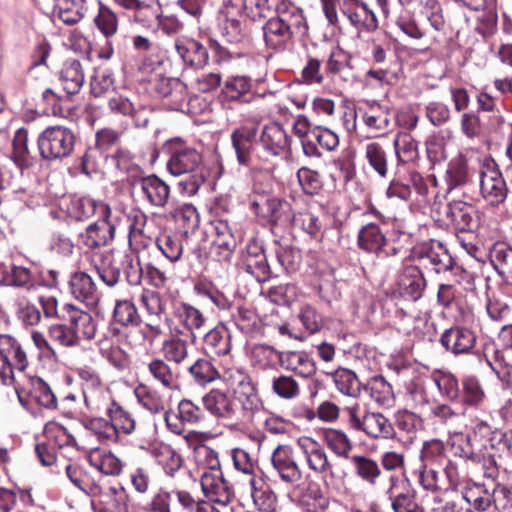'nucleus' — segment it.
<instances>
[{
	"instance_id": "obj_1",
	"label": "nucleus",
	"mask_w": 512,
	"mask_h": 512,
	"mask_svg": "<svg viewBox=\"0 0 512 512\" xmlns=\"http://www.w3.org/2000/svg\"><path fill=\"white\" fill-rule=\"evenodd\" d=\"M343 412L352 429L363 432L371 439L388 440L393 439L396 435L391 421L380 412L365 411L361 414L358 404L346 407Z\"/></svg>"
},
{
	"instance_id": "obj_2",
	"label": "nucleus",
	"mask_w": 512,
	"mask_h": 512,
	"mask_svg": "<svg viewBox=\"0 0 512 512\" xmlns=\"http://www.w3.org/2000/svg\"><path fill=\"white\" fill-rule=\"evenodd\" d=\"M420 465L414 471L417 483L423 490H433L437 485V471L445 462L444 443L438 439L424 442L420 451Z\"/></svg>"
},
{
	"instance_id": "obj_3",
	"label": "nucleus",
	"mask_w": 512,
	"mask_h": 512,
	"mask_svg": "<svg viewBox=\"0 0 512 512\" xmlns=\"http://www.w3.org/2000/svg\"><path fill=\"white\" fill-rule=\"evenodd\" d=\"M74 132L64 126L47 127L38 137V149L43 159L62 160L69 157L75 146Z\"/></svg>"
},
{
	"instance_id": "obj_4",
	"label": "nucleus",
	"mask_w": 512,
	"mask_h": 512,
	"mask_svg": "<svg viewBox=\"0 0 512 512\" xmlns=\"http://www.w3.org/2000/svg\"><path fill=\"white\" fill-rule=\"evenodd\" d=\"M253 194L255 196L251 198L250 206L257 216L273 225L284 226L292 221L294 214L288 201L269 196L256 185L253 187Z\"/></svg>"
},
{
	"instance_id": "obj_5",
	"label": "nucleus",
	"mask_w": 512,
	"mask_h": 512,
	"mask_svg": "<svg viewBox=\"0 0 512 512\" xmlns=\"http://www.w3.org/2000/svg\"><path fill=\"white\" fill-rule=\"evenodd\" d=\"M164 147L170 155L167 169L174 176L194 173L202 164L201 153L185 145L181 138L169 139Z\"/></svg>"
},
{
	"instance_id": "obj_6",
	"label": "nucleus",
	"mask_w": 512,
	"mask_h": 512,
	"mask_svg": "<svg viewBox=\"0 0 512 512\" xmlns=\"http://www.w3.org/2000/svg\"><path fill=\"white\" fill-rule=\"evenodd\" d=\"M479 185L480 194L489 205L496 207L506 200L508 194L507 184L493 160H487L481 166Z\"/></svg>"
},
{
	"instance_id": "obj_7",
	"label": "nucleus",
	"mask_w": 512,
	"mask_h": 512,
	"mask_svg": "<svg viewBox=\"0 0 512 512\" xmlns=\"http://www.w3.org/2000/svg\"><path fill=\"white\" fill-rule=\"evenodd\" d=\"M341 15L359 32L378 28V19L372 3L366 0H337Z\"/></svg>"
},
{
	"instance_id": "obj_8",
	"label": "nucleus",
	"mask_w": 512,
	"mask_h": 512,
	"mask_svg": "<svg viewBox=\"0 0 512 512\" xmlns=\"http://www.w3.org/2000/svg\"><path fill=\"white\" fill-rule=\"evenodd\" d=\"M132 186L138 190L142 201L151 207L165 209L170 202V186L155 174L134 178Z\"/></svg>"
},
{
	"instance_id": "obj_9",
	"label": "nucleus",
	"mask_w": 512,
	"mask_h": 512,
	"mask_svg": "<svg viewBox=\"0 0 512 512\" xmlns=\"http://www.w3.org/2000/svg\"><path fill=\"white\" fill-rule=\"evenodd\" d=\"M119 217L111 211L107 217L97 218L79 234L80 242L89 249L109 245L115 238Z\"/></svg>"
},
{
	"instance_id": "obj_10",
	"label": "nucleus",
	"mask_w": 512,
	"mask_h": 512,
	"mask_svg": "<svg viewBox=\"0 0 512 512\" xmlns=\"http://www.w3.org/2000/svg\"><path fill=\"white\" fill-rule=\"evenodd\" d=\"M75 374L81 381L84 400L88 407L100 409L105 401L110 400L111 394L96 369L84 365L76 368Z\"/></svg>"
},
{
	"instance_id": "obj_11",
	"label": "nucleus",
	"mask_w": 512,
	"mask_h": 512,
	"mask_svg": "<svg viewBox=\"0 0 512 512\" xmlns=\"http://www.w3.org/2000/svg\"><path fill=\"white\" fill-rule=\"evenodd\" d=\"M416 255L424 267L438 274L451 271L454 267L451 254L444 244L437 240L424 242L418 247Z\"/></svg>"
},
{
	"instance_id": "obj_12",
	"label": "nucleus",
	"mask_w": 512,
	"mask_h": 512,
	"mask_svg": "<svg viewBox=\"0 0 512 512\" xmlns=\"http://www.w3.org/2000/svg\"><path fill=\"white\" fill-rule=\"evenodd\" d=\"M204 410L190 399H182L177 406V412L166 411L164 420L169 431L181 435L185 425H195L204 420Z\"/></svg>"
},
{
	"instance_id": "obj_13",
	"label": "nucleus",
	"mask_w": 512,
	"mask_h": 512,
	"mask_svg": "<svg viewBox=\"0 0 512 512\" xmlns=\"http://www.w3.org/2000/svg\"><path fill=\"white\" fill-rule=\"evenodd\" d=\"M173 316L182 327V334H187L192 343L205 332L206 318L203 313L193 305L186 302L176 303L173 307Z\"/></svg>"
},
{
	"instance_id": "obj_14",
	"label": "nucleus",
	"mask_w": 512,
	"mask_h": 512,
	"mask_svg": "<svg viewBox=\"0 0 512 512\" xmlns=\"http://www.w3.org/2000/svg\"><path fill=\"white\" fill-rule=\"evenodd\" d=\"M271 464L280 479L288 484H296L303 477L294 451L289 445H278L271 454Z\"/></svg>"
},
{
	"instance_id": "obj_15",
	"label": "nucleus",
	"mask_w": 512,
	"mask_h": 512,
	"mask_svg": "<svg viewBox=\"0 0 512 512\" xmlns=\"http://www.w3.org/2000/svg\"><path fill=\"white\" fill-rule=\"evenodd\" d=\"M476 342L475 332L463 326L450 327L440 337L444 349L455 356L473 354Z\"/></svg>"
},
{
	"instance_id": "obj_16",
	"label": "nucleus",
	"mask_w": 512,
	"mask_h": 512,
	"mask_svg": "<svg viewBox=\"0 0 512 512\" xmlns=\"http://www.w3.org/2000/svg\"><path fill=\"white\" fill-rule=\"evenodd\" d=\"M260 115L250 116L253 125H240L231 133V144L236 153L240 165H248L251 158V150L257 136V125L261 121Z\"/></svg>"
},
{
	"instance_id": "obj_17",
	"label": "nucleus",
	"mask_w": 512,
	"mask_h": 512,
	"mask_svg": "<svg viewBox=\"0 0 512 512\" xmlns=\"http://www.w3.org/2000/svg\"><path fill=\"white\" fill-rule=\"evenodd\" d=\"M212 225L215 237L211 243L209 255L218 262H228L237 247L236 238L226 221L217 220Z\"/></svg>"
},
{
	"instance_id": "obj_18",
	"label": "nucleus",
	"mask_w": 512,
	"mask_h": 512,
	"mask_svg": "<svg viewBox=\"0 0 512 512\" xmlns=\"http://www.w3.org/2000/svg\"><path fill=\"white\" fill-rule=\"evenodd\" d=\"M297 446L310 470L316 474L333 475V465L329 461L324 447L319 442L310 437H301L297 440Z\"/></svg>"
},
{
	"instance_id": "obj_19",
	"label": "nucleus",
	"mask_w": 512,
	"mask_h": 512,
	"mask_svg": "<svg viewBox=\"0 0 512 512\" xmlns=\"http://www.w3.org/2000/svg\"><path fill=\"white\" fill-rule=\"evenodd\" d=\"M445 215L458 232H473L478 226L475 207L461 200H453L445 207Z\"/></svg>"
},
{
	"instance_id": "obj_20",
	"label": "nucleus",
	"mask_w": 512,
	"mask_h": 512,
	"mask_svg": "<svg viewBox=\"0 0 512 512\" xmlns=\"http://www.w3.org/2000/svg\"><path fill=\"white\" fill-rule=\"evenodd\" d=\"M201 490L210 501L227 505L230 503L233 491L223 477L221 470L203 471L200 479Z\"/></svg>"
},
{
	"instance_id": "obj_21",
	"label": "nucleus",
	"mask_w": 512,
	"mask_h": 512,
	"mask_svg": "<svg viewBox=\"0 0 512 512\" xmlns=\"http://www.w3.org/2000/svg\"><path fill=\"white\" fill-rule=\"evenodd\" d=\"M259 143L269 155L280 156L289 151L291 137L280 123L271 122L262 128Z\"/></svg>"
},
{
	"instance_id": "obj_22",
	"label": "nucleus",
	"mask_w": 512,
	"mask_h": 512,
	"mask_svg": "<svg viewBox=\"0 0 512 512\" xmlns=\"http://www.w3.org/2000/svg\"><path fill=\"white\" fill-rule=\"evenodd\" d=\"M112 211L109 204L90 196L74 197L71 199L69 213L77 221H85L92 217H107Z\"/></svg>"
},
{
	"instance_id": "obj_23",
	"label": "nucleus",
	"mask_w": 512,
	"mask_h": 512,
	"mask_svg": "<svg viewBox=\"0 0 512 512\" xmlns=\"http://www.w3.org/2000/svg\"><path fill=\"white\" fill-rule=\"evenodd\" d=\"M338 146V135L332 130L318 125L308 134V140L302 150L307 157L320 158L322 154L319 147L326 151H334Z\"/></svg>"
},
{
	"instance_id": "obj_24",
	"label": "nucleus",
	"mask_w": 512,
	"mask_h": 512,
	"mask_svg": "<svg viewBox=\"0 0 512 512\" xmlns=\"http://www.w3.org/2000/svg\"><path fill=\"white\" fill-rule=\"evenodd\" d=\"M425 287L426 280L417 266H407L397 281L399 295L410 301L420 299Z\"/></svg>"
},
{
	"instance_id": "obj_25",
	"label": "nucleus",
	"mask_w": 512,
	"mask_h": 512,
	"mask_svg": "<svg viewBox=\"0 0 512 512\" xmlns=\"http://www.w3.org/2000/svg\"><path fill=\"white\" fill-rule=\"evenodd\" d=\"M69 289L72 296L87 305H95L99 301V292L93 278L86 272L78 271L71 274Z\"/></svg>"
},
{
	"instance_id": "obj_26",
	"label": "nucleus",
	"mask_w": 512,
	"mask_h": 512,
	"mask_svg": "<svg viewBox=\"0 0 512 512\" xmlns=\"http://www.w3.org/2000/svg\"><path fill=\"white\" fill-rule=\"evenodd\" d=\"M63 309L67 313V321L73 329L77 340L80 338L92 340L96 334V323L92 315L72 304H65Z\"/></svg>"
},
{
	"instance_id": "obj_27",
	"label": "nucleus",
	"mask_w": 512,
	"mask_h": 512,
	"mask_svg": "<svg viewBox=\"0 0 512 512\" xmlns=\"http://www.w3.org/2000/svg\"><path fill=\"white\" fill-rule=\"evenodd\" d=\"M297 506L302 512H323L329 505V500L324 496L316 483H309L305 487L294 492Z\"/></svg>"
},
{
	"instance_id": "obj_28",
	"label": "nucleus",
	"mask_w": 512,
	"mask_h": 512,
	"mask_svg": "<svg viewBox=\"0 0 512 512\" xmlns=\"http://www.w3.org/2000/svg\"><path fill=\"white\" fill-rule=\"evenodd\" d=\"M147 371L151 380L166 390L179 387V372L161 358H153L147 363Z\"/></svg>"
},
{
	"instance_id": "obj_29",
	"label": "nucleus",
	"mask_w": 512,
	"mask_h": 512,
	"mask_svg": "<svg viewBox=\"0 0 512 512\" xmlns=\"http://www.w3.org/2000/svg\"><path fill=\"white\" fill-rule=\"evenodd\" d=\"M386 244L387 238L377 223L369 222L359 229L357 246L362 251L379 255Z\"/></svg>"
},
{
	"instance_id": "obj_30",
	"label": "nucleus",
	"mask_w": 512,
	"mask_h": 512,
	"mask_svg": "<svg viewBox=\"0 0 512 512\" xmlns=\"http://www.w3.org/2000/svg\"><path fill=\"white\" fill-rule=\"evenodd\" d=\"M202 403L213 416L231 419L236 413L233 399L219 389H212L202 398Z\"/></svg>"
},
{
	"instance_id": "obj_31",
	"label": "nucleus",
	"mask_w": 512,
	"mask_h": 512,
	"mask_svg": "<svg viewBox=\"0 0 512 512\" xmlns=\"http://www.w3.org/2000/svg\"><path fill=\"white\" fill-rule=\"evenodd\" d=\"M275 11L277 12L275 18L285 24V27L294 35L306 33L305 18L302 11L289 0H279Z\"/></svg>"
},
{
	"instance_id": "obj_32",
	"label": "nucleus",
	"mask_w": 512,
	"mask_h": 512,
	"mask_svg": "<svg viewBox=\"0 0 512 512\" xmlns=\"http://www.w3.org/2000/svg\"><path fill=\"white\" fill-rule=\"evenodd\" d=\"M399 482L397 476L390 477V487L386 491L391 500V507L394 512H423L422 508L416 501V493L410 487L404 489L400 493L394 495L393 491Z\"/></svg>"
},
{
	"instance_id": "obj_33",
	"label": "nucleus",
	"mask_w": 512,
	"mask_h": 512,
	"mask_svg": "<svg viewBox=\"0 0 512 512\" xmlns=\"http://www.w3.org/2000/svg\"><path fill=\"white\" fill-rule=\"evenodd\" d=\"M281 366L303 378H309L316 373V364L305 351L283 352Z\"/></svg>"
},
{
	"instance_id": "obj_34",
	"label": "nucleus",
	"mask_w": 512,
	"mask_h": 512,
	"mask_svg": "<svg viewBox=\"0 0 512 512\" xmlns=\"http://www.w3.org/2000/svg\"><path fill=\"white\" fill-rule=\"evenodd\" d=\"M244 269L256 278L258 282H264L270 277V265L264 251L256 246H249L244 260Z\"/></svg>"
},
{
	"instance_id": "obj_35",
	"label": "nucleus",
	"mask_w": 512,
	"mask_h": 512,
	"mask_svg": "<svg viewBox=\"0 0 512 512\" xmlns=\"http://www.w3.org/2000/svg\"><path fill=\"white\" fill-rule=\"evenodd\" d=\"M363 390L382 407L389 408L394 404L393 388L382 375L371 377L366 384H363Z\"/></svg>"
},
{
	"instance_id": "obj_36",
	"label": "nucleus",
	"mask_w": 512,
	"mask_h": 512,
	"mask_svg": "<svg viewBox=\"0 0 512 512\" xmlns=\"http://www.w3.org/2000/svg\"><path fill=\"white\" fill-rule=\"evenodd\" d=\"M490 262L499 276L512 281V247L504 242L495 243L490 249Z\"/></svg>"
},
{
	"instance_id": "obj_37",
	"label": "nucleus",
	"mask_w": 512,
	"mask_h": 512,
	"mask_svg": "<svg viewBox=\"0 0 512 512\" xmlns=\"http://www.w3.org/2000/svg\"><path fill=\"white\" fill-rule=\"evenodd\" d=\"M105 407L106 413L116 430V439L119 433L129 435L135 431L136 421L132 415L124 410L119 404L112 400L110 397L109 401H105L102 404Z\"/></svg>"
},
{
	"instance_id": "obj_38",
	"label": "nucleus",
	"mask_w": 512,
	"mask_h": 512,
	"mask_svg": "<svg viewBox=\"0 0 512 512\" xmlns=\"http://www.w3.org/2000/svg\"><path fill=\"white\" fill-rule=\"evenodd\" d=\"M368 110L362 115L365 125L376 132H384L391 125L389 109L375 100H366Z\"/></svg>"
},
{
	"instance_id": "obj_39",
	"label": "nucleus",
	"mask_w": 512,
	"mask_h": 512,
	"mask_svg": "<svg viewBox=\"0 0 512 512\" xmlns=\"http://www.w3.org/2000/svg\"><path fill=\"white\" fill-rule=\"evenodd\" d=\"M200 338H203L204 349L208 354L224 356L230 352V334L224 327H215L207 333L203 332Z\"/></svg>"
},
{
	"instance_id": "obj_40",
	"label": "nucleus",
	"mask_w": 512,
	"mask_h": 512,
	"mask_svg": "<svg viewBox=\"0 0 512 512\" xmlns=\"http://www.w3.org/2000/svg\"><path fill=\"white\" fill-rule=\"evenodd\" d=\"M106 512H128V496L123 487L110 486L105 489L99 486L96 496Z\"/></svg>"
},
{
	"instance_id": "obj_41",
	"label": "nucleus",
	"mask_w": 512,
	"mask_h": 512,
	"mask_svg": "<svg viewBox=\"0 0 512 512\" xmlns=\"http://www.w3.org/2000/svg\"><path fill=\"white\" fill-rule=\"evenodd\" d=\"M283 352L267 344H257L252 348V365L260 370L274 369L282 364Z\"/></svg>"
},
{
	"instance_id": "obj_42",
	"label": "nucleus",
	"mask_w": 512,
	"mask_h": 512,
	"mask_svg": "<svg viewBox=\"0 0 512 512\" xmlns=\"http://www.w3.org/2000/svg\"><path fill=\"white\" fill-rule=\"evenodd\" d=\"M336 389L343 395L358 398L363 390V384L356 373L350 369L339 368L333 374Z\"/></svg>"
},
{
	"instance_id": "obj_43",
	"label": "nucleus",
	"mask_w": 512,
	"mask_h": 512,
	"mask_svg": "<svg viewBox=\"0 0 512 512\" xmlns=\"http://www.w3.org/2000/svg\"><path fill=\"white\" fill-rule=\"evenodd\" d=\"M263 30L266 44L274 49L282 48L294 36L285 24L275 17L266 22Z\"/></svg>"
},
{
	"instance_id": "obj_44",
	"label": "nucleus",
	"mask_w": 512,
	"mask_h": 512,
	"mask_svg": "<svg viewBox=\"0 0 512 512\" xmlns=\"http://www.w3.org/2000/svg\"><path fill=\"white\" fill-rule=\"evenodd\" d=\"M460 396L458 403L478 407L485 399V392L475 376H465L461 380Z\"/></svg>"
},
{
	"instance_id": "obj_45",
	"label": "nucleus",
	"mask_w": 512,
	"mask_h": 512,
	"mask_svg": "<svg viewBox=\"0 0 512 512\" xmlns=\"http://www.w3.org/2000/svg\"><path fill=\"white\" fill-rule=\"evenodd\" d=\"M85 11V0H55V13L67 25L78 23Z\"/></svg>"
},
{
	"instance_id": "obj_46",
	"label": "nucleus",
	"mask_w": 512,
	"mask_h": 512,
	"mask_svg": "<svg viewBox=\"0 0 512 512\" xmlns=\"http://www.w3.org/2000/svg\"><path fill=\"white\" fill-rule=\"evenodd\" d=\"M431 380L437 387L440 395L451 402H457L460 396L461 384L456 376L446 372H433Z\"/></svg>"
},
{
	"instance_id": "obj_47",
	"label": "nucleus",
	"mask_w": 512,
	"mask_h": 512,
	"mask_svg": "<svg viewBox=\"0 0 512 512\" xmlns=\"http://www.w3.org/2000/svg\"><path fill=\"white\" fill-rule=\"evenodd\" d=\"M175 49L184 64H206L207 51L197 41L178 40Z\"/></svg>"
},
{
	"instance_id": "obj_48",
	"label": "nucleus",
	"mask_w": 512,
	"mask_h": 512,
	"mask_svg": "<svg viewBox=\"0 0 512 512\" xmlns=\"http://www.w3.org/2000/svg\"><path fill=\"white\" fill-rule=\"evenodd\" d=\"M443 467L444 478H441L439 471H437V485L438 487L433 490H426L432 494L442 493L447 491H456L462 484V477L460 475L458 465L447 460Z\"/></svg>"
},
{
	"instance_id": "obj_49",
	"label": "nucleus",
	"mask_w": 512,
	"mask_h": 512,
	"mask_svg": "<svg viewBox=\"0 0 512 512\" xmlns=\"http://www.w3.org/2000/svg\"><path fill=\"white\" fill-rule=\"evenodd\" d=\"M351 463L355 474L370 485H375L382 474L378 463L367 456L354 455Z\"/></svg>"
},
{
	"instance_id": "obj_50",
	"label": "nucleus",
	"mask_w": 512,
	"mask_h": 512,
	"mask_svg": "<svg viewBox=\"0 0 512 512\" xmlns=\"http://www.w3.org/2000/svg\"><path fill=\"white\" fill-rule=\"evenodd\" d=\"M113 319L124 327H136L141 323V316L136 305L128 299L117 300L113 310Z\"/></svg>"
},
{
	"instance_id": "obj_51",
	"label": "nucleus",
	"mask_w": 512,
	"mask_h": 512,
	"mask_svg": "<svg viewBox=\"0 0 512 512\" xmlns=\"http://www.w3.org/2000/svg\"><path fill=\"white\" fill-rule=\"evenodd\" d=\"M365 158L370 167L382 178L388 174V157L384 147L378 142L365 145Z\"/></svg>"
},
{
	"instance_id": "obj_52",
	"label": "nucleus",
	"mask_w": 512,
	"mask_h": 512,
	"mask_svg": "<svg viewBox=\"0 0 512 512\" xmlns=\"http://www.w3.org/2000/svg\"><path fill=\"white\" fill-rule=\"evenodd\" d=\"M324 441L335 455L345 459L349 458L353 445L345 432L338 429H327L324 432Z\"/></svg>"
},
{
	"instance_id": "obj_53",
	"label": "nucleus",
	"mask_w": 512,
	"mask_h": 512,
	"mask_svg": "<svg viewBox=\"0 0 512 512\" xmlns=\"http://www.w3.org/2000/svg\"><path fill=\"white\" fill-rule=\"evenodd\" d=\"M273 393L283 400H293L300 395L299 383L290 375L274 376L271 381Z\"/></svg>"
},
{
	"instance_id": "obj_54",
	"label": "nucleus",
	"mask_w": 512,
	"mask_h": 512,
	"mask_svg": "<svg viewBox=\"0 0 512 512\" xmlns=\"http://www.w3.org/2000/svg\"><path fill=\"white\" fill-rule=\"evenodd\" d=\"M135 397L143 408L153 414L164 410V402L160 394L145 384H139L134 390Z\"/></svg>"
},
{
	"instance_id": "obj_55",
	"label": "nucleus",
	"mask_w": 512,
	"mask_h": 512,
	"mask_svg": "<svg viewBox=\"0 0 512 512\" xmlns=\"http://www.w3.org/2000/svg\"><path fill=\"white\" fill-rule=\"evenodd\" d=\"M0 284L30 290L34 287V280L30 269L12 265L11 268L3 274Z\"/></svg>"
},
{
	"instance_id": "obj_56",
	"label": "nucleus",
	"mask_w": 512,
	"mask_h": 512,
	"mask_svg": "<svg viewBox=\"0 0 512 512\" xmlns=\"http://www.w3.org/2000/svg\"><path fill=\"white\" fill-rule=\"evenodd\" d=\"M448 187L450 190L465 185L469 181L467 160L463 155H458L449 163L447 170Z\"/></svg>"
},
{
	"instance_id": "obj_57",
	"label": "nucleus",
	"mask_w": 512,
	"mask_h": 512,
	"mask_svg": "<svg viewBox=\"0 0 512 512\" xmlns=\"http://www.w3.org/2000/svg\"><path fill=\"white\" fill-rule=\"evenodd\" d=\"M59 81L67 95H74L84 83V74L80 66H64L59 72Z\"/></svg>"
},
{
	"instance_id": "obj_58",
	"label": "nucleus",
	"mask_w": 512,
	"mask_h": 512,
	"mask_svg": "<svg viewBox=\"0 0 512 512\" xmlns=\"http://www.w3.org/2000/svg\"><path fill=\"white\" fill-rule=\"evenodd\" d=\"M161 352L166 362L179 365L188 357V346L185 340L173 337L163 342Z\"/></svg>"
},
{
	"instance_id": "obj_59",
	"label": "nucleus",
	"mask_w": 512,
	"mask_h": 512,
	"mask_svg": "<svg viewBox=\"0 0 512 512\" xmlns=\"http://www.w3.org/2000/svg\"><path fill=\"white\" fill-rule=\"evenodd\" d=\"M94 24L106 38H109L117 32L118 18L112 9L99 3L98 12L94 17Z\"/></svg>"
},
{
	"instance_id": "obj_60",
	"label": "nucleus",
	"mask_w": 512,
	"mask_h": 512,
	"mask_svg": "<svg viewBox=\"0 0 512 512\" xmlns=\"http://www.w3.org/2000/svg\"><path fill=\"white\" fill-rule=\"evenodd\" d=\"M188 372L198 385H206L219 377L216 368L204 358L197 359L189 366Z\"/></svg>"
},
{
	"instance_id": "obj_61",
	"label": "nucleus",
	"mask_w": 512,
	"mask_h": 512,
	"mask_svg": "<svg viewBox=\"0 0 512 512\" xmlns=\"http://www.w3.org/2000/svg\"><path fill=\"white\" fill-rule=\"evenodd\" d=\"M99 279L109 288L115 287L121 279V266L114 260L105 257L95 266Z\"/></svg>"
},
{
	"instance_id": "obj_62",
	"label": "nucleus",
	"mask_w": 512,
	"mask_h": 512,
	"mask_svg": "<svg viewBox=\"0 0 512 512\" xmlns=\"http://www.w3.org/2000/svg\"><path fill=\"white\" fill-rule=\"evenodd\" d=\"M31 382L33 386L30 391L32 398L44 408L56 409L57 399L49 385L39 377L32 378Z\"/></svg>"
},
{
	"instance_id": "obj_63",
	"label": "nucleus",
	"mask_w": 512,
	"mask_h": 512,
	"mask_svg": "<svg viewBox=\"0 0 512 512\" xmlns=\"http://www.w3.org/2000/svg\"><path fill=\"white\" fill-rule=\"evenodd\" d=\"M255 483V479L251 477V497L253 499L254 504L258 507L260 511L273 512L277 506L276 494L269 487L256 488Z\"/></svg>"
},
{
	"instance_id": "obj_64",
	"label": "nucleus",
	"mask_w": 512,
	"mask_h": 512,
	"mask_svg": "<svg viewBox=\"0 0 512 512\" xmlns=\"http://www.w3.org/2000/svg\"><path fill=\"white\" fill-rule=\"evenodd\" d=\"M161 253L171 262H177L183 253L182 241L178 236L163 234L156 240Z\"/></svg>"
}]
</instances>
